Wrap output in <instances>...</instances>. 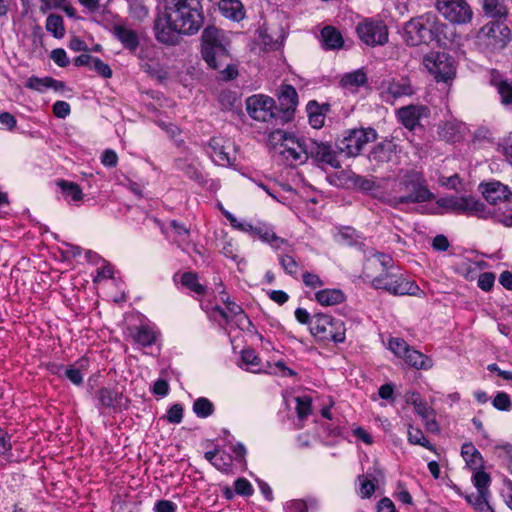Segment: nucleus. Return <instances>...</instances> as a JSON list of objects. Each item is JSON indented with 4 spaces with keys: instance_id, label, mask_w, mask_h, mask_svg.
<instances>
[{
    "instance_id": "1",
    "label": "nucleus",
    "mask_w": 512,
    "mask_h": 512,
    "mask_svg": "<svg viewBox=\"0 0 512 512\" xmlns=\"http://www.w3.org/2000/svg\"><path fill=\"white\" fill-rule=\"evenodd\" d=\"M204 22L201 0H163V10L154 22L158 42L175 46L182 35H194Z\"/></svg>"
},
{
    "instance_id": "2",
    "label": "nucleus",
    "mask_w": 512,
    "mask_h": 512,
    "mask_svg": "<svg viewBox=\"0 0 512 512\" xmlns=\"http://www.w3.org/2000/svg\"><path fill=\"white\" fill-rule=\"evenodd\" d=\"M364 276L375 289H383L393 295L415 296L420 291L414 281L393 271V259L384 253H376L367 259Z\"/></svg>"
},
{
    "instance_id": "3",
    "label": "nucleus",
    "mask_w": 512,
    "mask_h": 512,
    "mask_svg": "<svg viewBox=\"0 0 512 512\" xmlns=\"http://www.w3.org/2000/svg\"><path fill=\"white\" fill-rule=\"evenodd\" d=\"M202 57L208 66L220 70L221 78L229 81L238 75L237 67L230 63L229 39L216 27H206L201 35Z\"/></svg>"
},
{
    "instance_id": "4",
    "label": "nucleus",
    "mask_w": 512,
    "mask_h": 512,
    "mask_svg": "<svg viewBox=\"0 0 512 512\" xmlns=\"http://www.w3.org/2000/svg\"><path fill=\"white\" fill-rule=\"evenodd\" d=\"M446 25L433 13H425L412 18L405 24L404 40L409 46L428 44L437 40Z\"/></svg>"
},
{
    "instance_id": "5",
    "label": "nucleus",
    "mask_w": 512,
    "mask_h": 512,
    "mask_svg": "<svg viewBox=\"0 0 512 512\" xmlns=\"http://www.w3.org/2000/svg\"><path fill=\"white\" fill-rule=\"evenodd\" d=\"M399 188L407 193L390 199L388 203L393 207H397L400 204L421 203L434 199V194L428 189L423 173L415 169L401 171Z\"/></svg>"
},
{
    "instance_id": "6",
    "label": "nucleus",
    "mask_w": 512,
    "mask_h": 512,
    "mask_svg": "<svg viewBox=\"0 0 512 512\" xmlns=\"http://www.w3.org/2000/svg\"><path fill=\"white\" fill-rule=\"evenodd\" d=\"M478 39L491 52L501 51L511 41V30L500 20L490 21L480 29Z\"/></svg>"
},
{
    "instance_id": "7",
    "label": "nucleus",
    "mask_w": 512,
    "mask_h": 512,
    "mask_svg": "<svg viewBox=\"0 0 512 512\" xmlns=\"http://www.w3.org/2000/svg\"><path fill=\"white\" fill-rule=\"evenodd\" d=\"M377 139V132L373 128H355L346 132V135L338 143L339 153L347 157H356L368 143Z\"/></svg>"
},
{
    "instance_id": "8",
    "label": "nucleus",
    "mask_w": 512,
    "mask_h": 512,
    "mask_svg": "<svg viewBox=\"0 0 512 512\" xmlns=\"http://www.w3.org/2000/svg\"><path fill=\"white\" fill-rule=\"evenodd\" d=\"M436 8L452 24L465 25L473 18L472 8L466 0H436Z\"/></svg>"
},
{
    "instance_id": "9",
    "label": "nucleus",
    "mask_w": 512,
    "mask_h": 512,
    "mask_svg": "<svg viewBox=\"0 0 512 512\" xmlns=\"http://www.w3.org/2000/svg\"><path fill=\"white\" fill-rule=\"evenodd\" d=\"M246 110L251 118L268 122L279 119L277 106L273 98L265 95H253L246 100Z\"/></svg>"
},
{
    "instance_id": "10",
    "label": "nucleus",
    "mask_w": 512,
    "mask_h": 512,
    "mask_svg": "<svg viewBox=\"0 0 512 512\" xmlns=\"http://www.w3.org/2000/svg\"><path fill=\"white\" fill-rule=\"evenodd\" d=\"M424 64L437 81L447 82L455 76L453 58L445 52H434L426 55Z\"/></svg>"
},
{
    "instance_id": "11",
    "label": "nucleus",
    "mask_w": 512,
    "mask_h": 512,
    "mask_svg": "<svg viewBox=\"0 0 512 512\" xmlns=\"http://www.w3.org/2000/svg\"><path fill=\"white\" fill-rule=\"evenodd\" d=\"M356 32L360 40L371 47L388 42V28L382 21L366 19L357 25Z\"/></svg>"
},
{
    "instance_id": "12",
    "label": "nucleus",
    "mask_w": 512,
    "mask_h": 512,
    "mask_svg": "<svg viewBox=\"0 0 512 512\" xmlns=\"http://www.w3.org/2000/svg\"><path fill=\"white\" fill-rule=\"evenodd\" d=\"M303 149L305 150V159L311 158L317 164H326L335 169L341 168L337 152L329 143L307 139L303 144Z\"/></svg>"
},
{
    "instance_id": "13",
    "label": "nucleus",
    "mask_w": 512,
    "mask_h": 512,
    "mask_svg": "<svg viewBox=\"0 0 512 512\" xmlns=\"http://www.w3.org/2000/svg\"><path fill=\"white\" fill-rule=\"evenodd\" d=\"M333 318L327 314L317 313L313 315L310 321V332L319 340H331L335 343H341L345 340V334L340 330L336 335L331 334Z\"/></svg>"
},
{
    "instance_id": "14",
    "label": "nucleus",
    "mask_w": 512,
    "mask_h": 512,
    "mask_svg": "<svg viewBox=\"0 0 512 512\" xmlns=\"http://www.w3.org/2000/svg\"><path fill=\"white\" fill-rule=\"evenodd\" d=\"M279 106H277L279 120L288 122L293 117L298 104V95L296 89L291 85H283L278 96Z\"/></svg>"
},
{
    "instance_id": "15",
    "label": "nucleus",
    "mask_w": 512,
    "mask_h": 512,
    "mask_svg": "<svg viewBox=\"0 0 512 512\" xmlns=\"http://www.w3.org/2000/svg\"><path fill=\"white\" fill-rule=\"evenodd\" d=\"M430 110L424 105H408L397 110L396 114L403 126L410 131L419 125V121L423 117H428Z\"/></svg>"
},
{
    "instance_id": "16",
    "label": "nucleus",
    "mask_w": 512,
    "mask_h": 512,
    "mask_svg": "<svg viewBox=\"0 0 512 512\" xmlns=\"http://www.w3.org/2000/svg\"><path fill=\"white\" fill-rule=\"evenodd\" d=\"M479 189L486 201L492 205H496L499 202L509 201L512 197V191L510 188L499 181L481 183L479 185Z\"/></svg>"
},
{
    "instance_id": "17",
    "label": "nucleus",
    "mask_w": 512,
    "mask_h": 512,
    "mask_svg": "<svg viewBox=\"0 0 512 512\" xmlns=\"http://www.w3.org/2000/svg\"><path fill=\"white\" fill-rule=\"evenodd\" d=\"M396 145L392 141H383L373 147L369 153V161L374 167H380L392 160Z\"/></svg>"
},
{
    "instance_id": "18",
    "label": "nucleus",
    "mask_w": 512,
    "mask_h": 512,
    "mask_svg": "<svg viewBox=\"0 0 512 512\" xmlns=\"http://www.w3.org/2000/svg\"><path fill=\"white\" fill-rule=\"evenodd\" d=\"M111 31L126 49L135 51L138 48L139 37L137 32L128 28L125 24L116 23Z\"/></svg>"
},
{
    "instance_id": "19",
    "label": "nucleus",
    "mask_w": 512,
    "mask_h": 512,
    "mask_svg": "<svg viewBox=\"0 0 512 512\" xmlns=\"http://www.w3.org/2000/svg\"><path fill=\"white\" fill-rule=\"evenodd\" d=\"M208 148L210 151H208L211 159L213 162H215L218 165L226 166L231 164V159L229 156V153L226 152L225 146H224V140L221 137H213L210 139Z\"/></svg>"
},
{
    "instance_id": "20",
    "label": "nucleus",
    "mask_w": 512,
    "mask_h": 512,
    "mask_svg": "<svg viewBox=\"0 0 512 512\" xmlns=\"http://www.w3.org/2000/svg\"><path fill=\"white\" fill-rule=\"evenodd\" d=\"M386 92L392 98L397 99L404 96H412L415 93V89L409 78L401 77L389 81Z\"/></svg>"
},
{
    "instance_id": "21",
    "label": "nucleus",
    "mask_w": 512,
    "mask_h": 512,
    "mask_svg": "<svg viewBox=\"0 0 512 512\" xmlns=\"http://www.w3.org/2000/svg\"><path fill=\"white\" fill-rule=\"evenodd\" d=\"M321 39L325 50H337L344 46L342 34L333 26H325L321 30Z\"/></svg>"
},
{
    "instance_id": "22",
    "label": "nucleus",
    "mask_w": 512,
    "mask_h": 512,
    "mask_svg": "<svg viewBox=\"0 0 512 512\" xmlns=\"http://www.w3.org/2000/svg\"><path fill=\"white\" fill-rule=\"evenodd\" d=\"M459 214L473 215L479 218H487L489 215V213L486 210V205L480 200L471 196L462 197L461 209Z\"/></svg>"
},
{
    "instance_id": "23",
    "label": "nucleus",
    "mask_w": 512,
    "mask_h": 512,
    "mask_svg": "<svg viewBox=\"0 0 512 512\" xmlns=\"http://www.w3.org/2000/svg\"><path fill=\"white\" fill-rule=\"evenodd\" d=\"M204 457L219 471L223 473H229L231 471L233 462L231 455L220 450H214L205 452Z\"/></svg>"
},
{
    "instance_id": "24",
    "label": "nucleus",
    "mask_w": 512,
    "mask_h": 512,
    "mask_svg": "<svg viewBox=\"0 0 512 512\" xmlns=\"http://www.w3.org/2000/svg\"><path fill=\"white\" fill-rule=\"evenodd\" d=\"M305 142L306 140H299L293 137L283 149H280L279 155L283 156L286 160L304 162L306 160L305 150L303 149Z\"/></svg>"
},
{
    "instance_id": "25",
    "label": "nucleus",
    "mask_w": 512,
    "mask_h": 512,
    "mask_svg": "<svg viewBox=\"0 0 512 512\" xmlns=\"http://www.w3.org/2000/svg\"><path fill=\"white\" fill-rule=\"evenodd\" d=\"M219 10L226 18L234 21H240L245 16L244 7L240 0H221Z\"/></svg>"
},
{
    "instance_id": "26",
    "label": "nucleus",
    "mask_w": 512,
    "mask_h": 512,
    "mask_svg": "<svg viewBox=\"0 0 512 512\" xmlns=\"http://www.w3.org/2000/svg\"><path fill=\"white\" fill-rule=\"evenodd\" d=\"M491 84L497 89L501 104L506 107H512V82L498 76H493Z\"/></svg>"
},
{
    "instance_id": "27",
    "label": "nucleus",
    "mask_w": 512,
    "mask_h": 512,
    "mask_svg": "<svg viewBox=\"0 0 512 512\" xmlns=\"http://www.w3.org/2000/svg\"><path fill=\"white\" fill-rule=\"evenodd\" d=\"M461 455L466 465L472 469L477 470L482 467L483 458L481 453L475 448L472 443H464L461 448Z\"/></svg>"
},
{
    "instance_id": "28",
    "label": "nucleus",
    "mask_w": 512,
    "mask_h": 512,
    "mask_svg": "<svg viewBox=\"0 0 512 512\" xmlns=\"http://www.w3.org/2000/svg\"><path fill=\"white\" fill-rule=\"evenodd\" d=\"M404 360L408 365L418 370H428L433 367V360L430 357L412 348L409 349L404 357Z\"/></svg>"
},
{
    "instance_id": "29",
    "label": "nucleus",
    "mask_w": 512,
    "mask_h": 512,
    "mask_svg": "<svg viewBox=\"0 0 512 512\" xmlns=\"http://www.w3.org/2000/svg\"><path fill=\"white\" fill-rule=\"evenodd\" d=\"M404 399L408 405H412L414 407L415 413H417L418 416H427L432 411V408L417 392H406L404 395Z\"/></svg>"
},
{
    "instance_id": "30",
    "label": "nucleus",
    "mask_w": 512,
    "mask_h": 512,
    "mask_svg": "<svg viewBox=\"0 0 512 512\" xmlns=\"http://www.w3.org/2000/svg\"><path fill=\"white\" fill-rule=\"evenodd\" d=\"M461 125L455 121H447L439 127V136L447 142H457L462 138Z\"/></svg>"
},
{
    "instance_id": "31",
    "label": "nucleus",
    "mask_w": 512,
    "mask_h": 512,
    "mask_svg": "<svg viewBox=\"0 0 512 512\" xmlns=\"http://www.w3.org/2000/svg\"><path fill=\"white\" fill-rule=\"evenodd\" d=\"M316 300L326 306L336 305L344 301V294L339 289H324L315 294Z\"/></svg>"
},
{
    "instance_id": "32",
    "label": "nucleus",
    "mask_w": 512,
    "mask_h": 512,
    "mask_svg": "<svg viewBox=\"0 0 512 512\" xmlns=\"http://www.w3.org/2000/svg\"><path fill=\"white\" fill-rule=\"evenodd\" d=\"M493 453L512 475V444L500 442L493 447Z\"/></svg>"
},
{
    "instance_id": "33",
    "label": "nucleus",
    "mask_w": 512,
    "mask_h": 512,
    "mask_svg": "<svg viewBox=\"0 0 512 512\" xmlns=\"http://www.w3.org/2000/svg\"><path fill=\"white\" fill-rule=\"evenodd\" d=\"M482 7L487 16L498 20L508 14L506 6L499 0H482Z\"/></svg>"
},
{
    "instance_id": "34",
    "label": "nucleus",
    "mask_w": 512,
    "mask_h": 512,
    "mask_svg": "<svg viewBox=\"0 0 512 512\" xmlns=\"http://www.w3.org/2000/svg\"><path fill=\"white\" fill-rule=\"evenodd\" d=\"M294 136L287 132L277 129L270 133L268 144L273 149L274 153L280 154V149H283Z\"/></svg>"
},
{
    "instance_id": "35",
    "label": "nucleus",
    "mask_w": 512,
    "mask_h": 512,
    "mask_svg": "<svg viewBox=\"0 0 512 512\" xmlns=\"http://www.w3.org/2000/svg\"><path fill=\"white\" fill-rule=\"evenodd\" d=\"M133 340L142 347H148L155 343V332L148 326L141 325L136 327V332L132 335Z\"/></svg>"
},
{
    "instance_id": "36",
    "label": "nucleus",
    "mask_w": 512,
    "mask_h": 512,
    "mask_svg": "<svg viewBox=\"0 0 512 512\" xmlns=\"http://www.w3.org/2000/svg\"><path fill=\"white\" fill-rule=\"evenodd\" d=\"M488 495L487 493H472L469 495H466V501L473 506V508L478 512H494L493 508L488 502Z\"/></svg>"
},
{
    "instance_id": "37",
    "label": "nucleus",
    "mask_w": 512,
    "mask_h": 512,
    "mask_svg": "<svg viewBox=\"0 0 512 512\" xmlns=\"http://www.w3.org/2000/svg\"><path fill=\"white\" fill-rule=\"evenodd\" d=\"M358 482L360 485V496L362 498H370L376 489V477L367 471L365 474L358 476Z\"/></svg>"
},
{
    "instance_id": "38",
    "label": "nucleus",
    "mask_w": 512,
    "mask_h": 512,
    "mask_svg": "<svg viewBox=\"0 0 512 512\" xmlns=\"http://www.w3.org/2000/svg\"><path fill=\"white\" fill-rule=\"evenodd\" d=\"M97 398L102 406L112 408H116L120 405L122 400L117 392L105 387L98 390Z\"/></svg>"
},
{
    "instance_id": "39",
    "label": "nucleus",
    "mask_w": 512,
    "mask_h": 512,
    "mask_svg": "<svg viewBox=\"0 0 512 512\" xmlns=\"http://www.w3.org/2000/svg\"><path fill=\"white\" fill-rule=\"evenodd\" d=\"M253 234L259 236L262 241L270 243L271 246L276 249L281 248L286 242L284 239L278 237L272 230L264 226L256 227Z\"/></svg>"
},
{
    "instance_id": "40",
    "label": "nucleus",
    "mask_w": 512,
    "mask_h": 512,
    "mask_svg": "<svg viewBox=\"0 0 512 512\" xmlns=\"http://www.w3.org/2000/svg\"><path fill=\"white\" fill-rule=\"evenodd\" d=\"M46 29L52 33L55 38H63L65 35L63 18L56 14L49 15L46 19Z\"/></svg>"
},
{
    "instance_id": "41",
    "label": "nucleus",
    "mask_w": 512,
    "mask_h": 512,
    "mask_svg": "<svg viewBox=\"0 0 512 512\" xmlns=\"http://www.w3.org/2000/svg\"><path fill=\"white\" fill-rule=\"evenodd\" d=\"M318 506V501L314 498L308 500L296 499L288 501L285 506V512H308V508H315Z\"/></svg>"
},
{
    "instance_id": "42",
    "label": "nucleus",
    "mask_w": 512,
    "mask_h": 512,
    "mask_svg": "<svg viewBox=\"0 0 512 512\" xmlns=\"http://www.w3.org/2000/svg\"><path fill=\"white\" fill-rule=\"evenodd\" d=\"M367 82L366 74L362 70H356L345 74L341 79L343 87H360Z\"/></svg>"
},
{
    "instance_id": "43",
    "label": "nucleus",
    "mask_w": 512,
    "mask_h": 512,
    "mask_svg": "<svg viewBox=\"0 0 512 512\" xmlns=\"http://www.w3.org/2000/svg\"><path fill=\"white\" fill-rule=\"evenodd\" d=\"M57 185L62 190L63 194L66 197H71L73 201H79L83 197V193L81 188L77 183L74 182H68L66 180H59L57 182Z\"/></svg>"
},
{
    "instance_id": "44",
    "label": "nucleus",
    "mask_w": 512,
    "mask_h": 512,
    "mask_svg": "<svg viewBox=\"0 0 512 512\" xmlns=\"http://www.w3.org/2000/svg\"><path fill=\"white\" fill-rule=\"evenodd\" d=\"M181 283L183 286L198 295H203L205 293V287L198 282V276L194 272H185L181 277Z\"/></svg>"
},
{
    "instance_id": "45",
    "label": "nucleus",
    "mask_w": 512,
    "mask_h": 512,
    "mask_svg": "<svg viewBox=\"0 0 512 512\" xmlns=\"http://www.w3.org/2000/svg\"><path fill=\"white\" fill-rule=\"evenodd\" d=\"M193 411L197 416H209L214 413V405L209 399L200 397L195 400Z\"/></svg>"
},
{
    "instance_id": "46",
    "label": "nucleus",
    "mask_w": 512,
    "mask_h": 512,
    "mask_svg": "<svg viewBox=\"0 0 512 512\" xmlns=\"http://www.w3.org/2000/svg\"><path fill=\"white\" fill-rule=\"evenodd\" d=\"M490 476L483 470L476 471L473 475V483L479 493L489 494Z\"/></svg>"
},
{
    "instance_id": "47",
    "label": "nucleus",
    "mask_w": 512,
    "mask_h": 512,
    "mask_svg": "<svg viewBox=\"0 0 512 512\" xmlns=\"http://www.w3.org/2000/svg\"><path fill=\"white\" fill-rule=\"evenodd\" d=\"M408 440L412 444L423 446L427 449H432L430 442L425 438L422 430L409 425L408 428Z\"/></svg>"
},
{
    "instance_id": "48",
    "label": "nucleus",
    "mask_w": 512,
    "mask_h": 512,
    "mask_svg": "<svg viewBox=\"0 0 512 512\" xmlns=\"http://www.w3.org/2000/svg\"><path fill=\"white\" fill-rule=\"evenodd\" d=\"M296 402L297 416H309L312 411V398L309 395L294 398Z\"/></svg>"
},
{
    "instance_id": "49",
    "label": "nucleus",
    "mask_w": 512,
    "mask_h": 512,
    "mask_svg": "<svg viewBox=\"0 0 512 512\" xmlns=\"http://www.w3.org/2000/svg\"><path fill=\"white\" fill-rule=\"evenodd\" d=\"M53 368L57 370H53L52 372L58 373L60 370H64L65 376L75 385H80L83 382V375L81 371L74 367L64 368L63 365H53Z\"/></svg>"
},
{
    "instance_id": "50",
    "label": "nucleus",
    "mask_w": 512,
    "mask_h": 512,
    "mask_svg": "<svg viewBox=\"0 0 512 512\" xmlns=\"http://www.w3.org/2000/svg\"><path fill=\"white\" fill-rule=\"evenodd\" d=\"M177 166L190 179H192V180H194V181H196L198 183H203L204 182L203 175L192 164L186 163L185 161L180 159V160L177 161Z\"/></svg>"
},
{
    "instance_id": "51",
    "label": "nucleus",
    "mask_w": 512,
    "mask_h": 512,
    "mask_svg": "<svg viewBox=\"0 0 512 512\" xmlns=\"http://www.w3.org/2000/svg\"><path fill=\"white\" fill-rule=\"evenodd\" d=\"M170 226L173 228L178 237L177 243L179 247H181V242L188 243L190 236L189 228H187L183 223L177 220H171Z\"/></svg>"
},
{
    "instance_id": "52",
    "label": "nucleus",
    "mask_w": 512,
    "mask_h": 512,
    "mask_svg": "<svg viewBox=\"0 0 512 512\" xmlns=\"http://www.w3.org/2000/svg\"><path fill=\"white\" fill-rule=\"evenodd\" d=\"M389 349L398 357L404 358L410 346L401 338H393L389 341Z\"/></svg>"
},
{
    "instance_id": "53",
    "label": "nucleus",
    "mask_w": 512,
    "mask_h": 512,
    "mask_svg": "<svg viewBox=\"0 0 512 512\" xmlns=\"http://www.w3.org/2000/svg\"><path fill=\"white\" fill-rule=\"evenodd\" d=\"M234 489L236 494L244 497H249L254 493L253 486L246 478L236 479L234 482Z\"/></svg>"
},
{
    "instance_id": "54",
    "label": "nucleus",
    "mask_w": 512,
    "mask_h": 512,
    "mask_svg": "<svg viewBox=\"0 0 512 512\" xmlns=\"http://www.w3.org/2000/svg\"><path fill=\"white\" fill-rule=\"evenodd\" d=\"M90 68L96 71L99 75H101L104 78L112 77V70L110 66L97 57H93Z\"/></svg>"
},
{
    "instance_id": "55",
    "label": "nucleus",
    "mask_w": 512,
    "mask_h": 512,
    "mask_svg": "<svg viewBox=\"0 0 512 512\" xmlns=\"http://www.w3.org/2000/svg\"><path fill=\"white\" fill-rule=\"evenodd\" d=\"M493 406L500 411H508L511 407V400L507 393L499 392L493 399Z\"/></svg>"
},
{
    "instance_id": "56",
    "label": "nucleus",
    "mask_w": 512,
    "mask_h": 512,
    "mask_svg": "<svg viewBox=\"0 0 512 512\" xmlns=\"http://www.w3.org/2000/svg\"><path fill=\"white\" fill-rule=\"evenodd\" d=\"M280 263L286 273L289 275H296L298 272V263L296 260L289 255L280 256Z\"/></svg>"
},
{
    "instance_id": "57",
    "label": "nucleus",
    "mask_w": 512,
    "mask_h": 512,
    "mask_svg": "<svg viewBox=\"0 0 512 512\" xmlns=\"http://www.w3.org/2000/svg\"><path fill=\"white\" fill-rule=\"evenodd\" d=\"M352 182L354 186L363 190V191H371L376 188V184L372 179H368L363 176L356 175L352 178Z\"/></svg>"
},
{
    "instance_id": "58",
    "label": "nucleus",
    "mask_w": 512,
    "mask_h": 512,
    "mask_svg": "<svg viewBox=\"0 0 512 512\" xmlns=\"http://www.w3.org/2000/svg\"><path fill=\"white\" fill-rule=\"evenodd\" d=\"M462 197H449L442 199L439 203L442 207L449 209L452 212L460 213Z\"/></svg>"
},
{
    "instance_id": "59",
    "label": "nucleus",
    "mask_w": 512,
    "mask_h": 512,
    "mask_svg": "<svg viewBox=\"0 0 512 512\" xmlns=\"http://www.w3.org/2000/svg\"><path fill=\"white\" fill-rule=\"evenodd\" d=\"M495 282V275L491 272L482 273L478 278V286L483 291H490Z\"/></svg>"
},
{
    "instance_id": "60",
    "label": "nucleus",
    "mask_w": 512,
    "mask_h": 512,
    "mask_svg": "<svg viewBox=\"0 0 512 512\" xmlns=\"http://www.w3.org/2000/svg\"><path fill=\"white\" fill-rule=\"evenodd\" d=\"M50 57L59 67H66L70 63L65 50L62 48L54 49Z\"/></svg>"
},
{
    "instance_id": "61",
    "label": "nucleus",
    "mask_w": 512,
    "mask_h": 512,
    "mask_svg": "<svg viewBox=\"0 0 512 512\" xmlns=\"http://www.w3.org/2000/svg\"><path fill=\"white\" fill-rule=\"evenodd\" d=\"M241 359L246 365L252 367H258L261 362L253 349H244L241 354Z\"/></svg>"
},
{
    "instance_id": "62",
    "label": "nucleus",
    "mask_w": 512,
    "mask_h": 512,
    "mask_svg": "<svg viewBox=\"0 0 512 512\" xmlns=\"http://www.w3.org/2000/svg\"><path fill=\"white\" fill-rule=\"evenodd\" d=\"M71 112L70 105L65 101H56L53 104V113L56 117L64 119Z\"/></svg>"
},
{
    "instance_id": "63",
    "label": "nucleus",
    "mask_w": 512,
    "mask_h": 512,
    "mask_svg": "<svg viewBox=\"0 0 512 512\" xmlns=\"http://www.w3.org/2000/svg\"><path fill=\"white\" fill-rule=\"evenodd\" d=\"M154 512H176L177 505L170 500H159L154 504Z\"/></svg>"
},
{
    "instance_id": "64",
    "label": "nucleus",
    "mask_w": 512,
    "mask_h": 512,
    "mask_svg": "<svg viewBox=\"0 0 512 512\" xmlns=\"http://www.w3.org/2000/svg\"><path fill=\"white\" fill-rule=\"evenodd\" d=\"M101 162L106 167H115L118 162V156L112 149H106L101 157Z\"/></svg>"
}]
</instances>
